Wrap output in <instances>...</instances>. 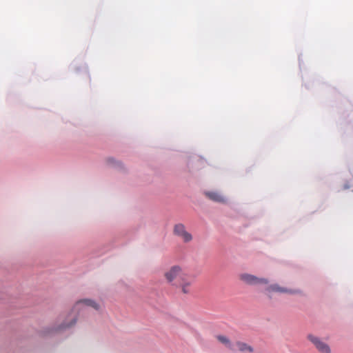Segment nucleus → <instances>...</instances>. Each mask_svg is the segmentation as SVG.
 Listing matches in <instances>:
<instances>
[{
	"label": "nucleus",
	"mask_w": 353,
	"mask_h": 353,
	"mask_svg": "<svg viewBox=\"0 0 353 353\" xmlns=\"http://www.w3.org/2000/svg\"><path fill=\"white\" fill-rule=\"evenodd\" d=\"M186 272L180 266L173 265L164 272L163 276L167 283L175 285L179 282L182 276H184Z\"/></svg>",
	"instance_id": "nucleus-1"
},
{
	"label": "nucleus",
	"mask_w": 353,
	"mask_h": 353,
	"mask_svg": "<svg viewBox=\"0 0 353 353\" xmlns=\"http://www.w3.org/2000/svg\"><path fill=\"white\" fill-rule=\"evenodd\" d=\"M76 321H77V319L76 318H74L72 319V321L70 322V323L69 324H63L62 326H61V328H68V327H70L72 325H74L75 323H76Z\"/></svg>",
	"instance_id": "nucleus-11"
},
{
	"label": "nucleus",
	"mask_w": 353,
	"mask_h": 353,
	"mask_svg": "<svg viewBox=\"0 0 353 353\" xmlns=\"http://www.w3.org/2000/svg\"><path fill=\"white\" fill-rule=\"evenodd\" d=\"M81 305H85L86 306H90V307L94 308L95 310L99 309V305L94 301H92L91 299H82V300H79V301H77L76 303V304L74 305V306L73 307V310H78Z\"/></svg>",
	"instance_id": "nucleus-8"
},
{
	"label": "nucleus",
	"mask_w": 353,
	"mask_h": 353,
	"mask_svg": "<svg viewBox=\"0 0 353 353\" xmlns=\"http://www.w3.org/2000/svg\"><path fill=\"white\" fill-rule=\"evenodd\" d=\"M286 292V289L279 286L278 284L268 285L265 290L264 293L269 298H272L274 294H283Z\"/></svg>",
	"instance_id": "nucleus-6"
},
{
	"label": "nucleus",
	"mask_w": 353,
	"mask_h": 353,
	"mask_svg": "<svg viewBox=\"0 0 353 353\" xmlns=\"http://www.w3.org/2000/svg\"><path fill=\"white\" fill-rule=\"evenodd\" d=\"M193 278L190 274L186 273L182 276L181 279L178 283L179 287L183 294H188L191 292V285L193 283Z\"/></svg>",
	"instance_id": "nucleus-4"
},
{
	"label": "nucleus",
	"mask_w": 353,
	"mask_h": 353,
	"mask_svg": "<svg viewBox=\"0 0 353 353\" xmlns=\"http://www.w3.org/2000/svg\"><path fill=\"white\" fill-rule=\"evenodd\" d=\"M205 195L210 200L218 203H225L226 199L220 192L214 191L205 192Z\"/></svg>",
	"instance_id": "nucleus-7"
},
{
	"label": "nucleus",
	"mask_w": 353,
	"mask_h": 353,
	"mask_svg": "<svg viewBox=\"0 0 353 353\" xmlns=\"http://www.w3.org/2000/svg\"><path fill=\"white\" fill-rule=\"evenodd\" d=\"M231 350L233 351L239 350L241 352H252L253 351V349L251 346L241 342H236V343L233 344L232 347H231Z\"/></svg>",
	"instance_id": "nucleus-9"
},
{
	"label": "nucleus",
	"mask_w": 353,
	"mask_h": 353,
	"mask_svg": "<svg viewBox=\"0 0 353 353\" xmlns=\"http://www.w3.org/2000/svg\"><path fill=\"white\" fill-rule=\"evenodd\" d=\"M174 234L180 237L183 242L188 243L192 241V236L186 230L185 227L182 223H178L174 227Z\"/></svg>",
	"instance_id": "nucleus-3"
},
{
	"label": "nucleus",
	"mask_w": 353,
	"mask_h": 353,
	"mask_svg": "<svg viewBox=\"0 0 353 353\" xmlns=\"http://www.w3.org/2000/svg\"><path fill=\"white\" fill-rule=\"evenodd\" d=\"M308 339L321 353L331 352L330 347L325 342L321 341L318 337L313 335H309Z\"/></svg>",
	"instance_id": "nucleus-5"
},
{
	"label": "nucleus",
	"mask_w": 353,
	"mask_h": 353,
	"mask_svg": "<svg viewBox=\"0 0 353 353\" xmlns=\"http://www.w3.org/2000/svg\"><path fill=\"white\" fill-rule=\"evenodd\" d=\"M239 279L243 283L250 285H268L269 283V281L265 278H259L248 273L241 274Z\"/></svg>",
	"instance_id": "nucleus-2"
},
{
	"label": "nucleus",
	"mask_w": 353,
	"mask_h": 353,
	"mask_svg": "<svg viewBox=\"0 0 353 353\" xmlns=\"http://www.w3.org/2000/svg\"><path fill=\"white\" fill-rule=\"evenodd\" d=\"M217 339L219 340V341L225 345L226 347L231 350V347H232L233 344L230 343V340L226 336L220 335L217 336Z\"/></svg>",
	"instance_id": "nucleus-10"
}]
</instances>
